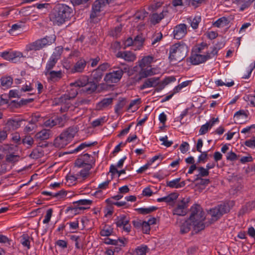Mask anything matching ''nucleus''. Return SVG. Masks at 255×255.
<instances>
[{"mask_svg":"<svg viewBox=\"0 0 255 255\" xmlns=\"http://www.w3.org/2000/svg\"><path fill=\"white\" fill-rule=\"evenodd\" d=\"M230 23L229 19L225 16L218 18L213 23V25L218 28H222L227 26Z\"/></svg>","mask_w":255,"mask_h":255,"instance_id":"nucleus-25","label":"nucleus"},{"mask_svg":"<svg viewBox=\"0 0 255 255\" xmlns=\"http://www.w3.org/2000/svg\"><path fill=\"white\" fill-rule=\"evenodd\" d=\"M0 55L1 57H2L3 59L10 61V59L11 58V50L9 51H5L1 53H0Z\"/></svg>","mask_w":255,"mask_h":255,"instance_id":"nucleus-59","label":"nucleus"},{"mask_svg":"<svg viewBox=\"0 0 255 255\" xmlns=\"http://www.w3.org/2000/svg\"><path fill=\"white\" fill-rule=\"evenodd\" d=\"M20 121L9 120L6 123V127L9 130H15L20 126Z\"/></svg>","mask_w":255,"mask_h":255,"instance_id":"nucleus-34","label":"nucleus"},{"mask_svg":"<svg viewBox=\"0 0 255 255\" xmlns=\"http://www.w3.org/2000/svg\"><path fill=\"white\" fill-rule=\"evenodd\" d=\"M168 13V10L167 8H165L163 9V10L160 12L158 13H153L150 17V20L151 23L153 24H156L159 23L164 17L167 15Z\"/></svg>","mask_w":255,"mask_h":255,"instance_id":"nucleus-17","label":"nucleus"},{"mask_svg":"<svg viewBox=\"0 0 255 255\" xmlns=\"http://www.w3.org/2000/svg\"><path fill=\"white\" fill-rule=\"evenodd\" d=\"M58 59L55 57V55H52L48 60L45 69L44 74L52 71V69L55 66Z\"/></svg>","mask_w":255,"mask_h":255,"instance_id":"nucleus-23","label":"nucleus"},{"mask_svg":"<svg viewBox=\"0 0 255 255\" xmlns=\"http://www.w3.org/2000/svg\"><path fill=\"white\" fill-rule=\"evenodd\" d=\"M113 98H108L103 99L97 105V109L99 110L104 109L111 105L113 102Z\"/></svg>","mask_w":255,"mask_h":255,"instance_id":"nucleus-24","label":"nucleus"},{"mask_svg":"<svg viewBox=\"0 0 255 255\" xmlns=\"http://www.w3.org/2000/svg\"><path fill=\"white\" fill-rule=\"evenodd\" d=\"M108 3V0H96L92 6L90 18L93 19L94 18L98 16L100 12L103 10V8Z\"/></svg>","mask_w":255,"mask_h":255,"instance_id":"nucleus-11","label":"nucleus"},{"mask_svg":"<svg viewBox=\"0 0 255 255\" xmlns=\"http://www.w3.org/2000/svg\"><path fill=\"white\" fill-rule=\"evenodd\" d=\"M11 55L12 58L10 59V61L14 63L20 61L21 59L24 57L21 52L17 51L11 50Z\"/></svg>","mask_w":255,"mask_h":255,"instance_id":"nucleus-35","label":"nucleus"},{"mask_svg":"<svg viewBox=\"0 0 255 255\" xmlns=\"http://www.w3.org/2000/svg\"><path fill=\"white\" fill-rule=\"evenodd\" d=\"M49 80L52 82H56L60 80L64 75V73L61 70L57 71L52 70L49 72L45 73Z\"/></svg>","mask_w":255,"mask_h":255,"instance_id":"nucleus-19","label":"nucleus"},{"mask_svg":"<svg viewBox=\"0 0 255 255\" xmlns=\"http://www.w3.org/2000/svg\"><path fill=\"white\" fill-rule=\"evenodd\" d=\"M0 82L2 87L8 89L11 86L13 79L10 76H4L1 78Z\"/></svg>","mask_w":255,"mask_h":255,"instance_id":"nucleus-32","label":"nucleus"},{"mask_svg":"<svg viewBox=\"0 0 255 255\" xmlns=\"http://www.w3.org/2000/svg\"><path fill=\"white\" fill-rule=\"evenodd\" d=\"M191 226L192 224L189 221L187 220L185 221L181 225L180 227V232L182 234H185L190 231Z\"/></svg>","mask_w":255,"mask_h":255,"instance_id":"nucleus-40","label":"nucleus"},{"mask_svg":"<svg viewBox=\"0 0 255 255\" xmlns=\"http://www.w3.org/2000/svg\"><path fill=\"white\" fill-rule=\"evenodd\" d=\"M66 184L70 186L75 184L77 178L74 175L69 174L66 176Z\"/></svg>","mask_w":255,"mask_h":255,"instance_id":"nucleus-47","label":"nucleus"},{"mask_svg":"<svg viewBox=\"0 0 255 255\" xmlns=\"http://www.w3.org/2000/svg\"><path fill=\"white\" fill-rule=\"evenodd\" d=\"M35 5L38 9L43 10V12L45 13L48 11V7L49 6V4L48 3H36Z\"/></svg>","mask_w":255,"mask_h":255,"instance_id":"nucleus-60","label":"nucleus"},{"mask_svg":"<svg viewBox=\"0 0 255 255\" xmlns=\"http://www.w3.org/2000/svg\"><path fill=\"white\" fill-rule=\"evenodd\" d=\"M147 14V13L144 11H137L134 15V18L135 19L138 20L143 19Z\"/></svg>","mask_w":255,"mask_h":255,"instance_id":"nucleus-61","label":"nucleus"},{"mask_svg":"<svg viewBox=\"0 0 255 255\" xmlns=\"http://www.w3.org/2000/svg\"><path fill=\"white\" fill-rule=\"evenodd\" d=\"M229 211V206L225 204L218 205L210 210L209 214L212 217L213 220H217L223 214Z\"/></svg>","mask_w":255,"mask_h":255,"instance_id":"nucleus-10","label":"nucleus"},{"mask_svg":"<svg viewBox=\"0 0 255 255\" xmlns=\"http://www.w3.org/2000/svg\"><path fill=\"white\" fill-rule=\"evenodd\" d=\"M105 122V118L101 117L100 118H98L93 121L92 123V125L94 127H96L99 126L102 124H103Z\"/></svg>","mask_w":255,"mask_h":255,"instance_id":"nucleus-56","label":"nucleus"},{"mask_svg":"<svg viewBox=\"0 0 255 255\" xmlns=\"http://www.w3.org/2000/svg\"><path fill=\"white\" fill-rule=\"evenodd\" d=\"M180 178H176L167 182V186L172 188H180L185 185L184 182L180 183Z\"/></svg>","mask_w":255,"mask_h":255,"instance_id":"nucleus-27","label":"nucleus"},{"mask_svg":"<svg viewBox=\"0 0 255 255\" xmlns=\"http://www.w3.org/2000/svg\"><path fill=\"white\" fill-rule=\"evenodd\" d=\"M140 103V100L139 99H134L131 101L128 106V110L130 112H134L136 111L138 108V105Z\"/></svg>","mask_w":255,"mask_h":255,"instance_id":"nucleus-43","label":"nucleus"},{"mask_svg":"<svg viewBox=\"0 0 255 255\" xmlns=\"http://www.w3.org/2000/svg\"><path fill=\"white\" fill-rule=\"evenodd\" d=\"M19 157L14 154H10L6 156V160L8 162L14 163L18 161Z\"/></svg>","mask_w":255,"mask_h":255,"instance_id":"nucleus-58","label":"nucleus"},{"mask_svg":"<svg viewBox=\"0 0 255 255\" xmlns=\"http://www.w3.org/2000/svg\"><path fill=\"white\" fill-rule=\"evenodd\" d=\"M52 209H49L47 210L44 219L43 220V224H47L49 222L52 217Z\"/></svg>","mask_w":255,"mask_h":255,"instance_id":"nucleus-53","label":"nucleus"},{"mask_svg":"<svg viewBox=\"0 0 255 255\" xmlns=\"http://www.w3.org/2000/svg\"><path fill=\"white\" fill-rule=\"evenodd\" d=\"M209 128H211L210 127V124L207 122L201 126L199 131V134L200 135L205 134L208 131Z\"/></svg>","mask_w":255,"mask_h":255,"instance_id":"nucleus-57","label":"nucleus"},{"mask_svg":"<svg viewBox=\"0 0 255 255\" xmlns=\"http://www.w3.org/2000/svg\"><path fill=\"white\" fill-rule=\"evenodd\" d=\"M129 220L128 218L122 215L118 216L117 218L116 225L117 226L120 228H123L124 230L127 232L130 231V226L128 224Z\"/></svg>","mask_w":255,"mask_h":255,"instance_id":"nucleus-15","label":"nucleus"},{"mask_svg":"<svg viewBox=\"0 0 255 255\" xmlns=\"http://www.w3.org/2000/svg\"><path fill=\"white\" fill-rule=\"evenodd\" d=\"M110 64L105 62L100 65L98 68L93 70L91 76L93 82L98 83L102 79L104 73L110 68Z\"/></svg>","mask_w":255,"mask_h":255,"instance_id":"nucleus-8","label":"nucleus"},{"mask_svg":"<svg viewBox=\"0 0 255 255\" xmlns=\"http://www.w3.org/2000/svg\"><path fill=\"white\" fill-rule=\"evenodd\" d=\"M191 215L189 221L192 224L196 232L203 230L205 227L204 221L205 219V213L201 207L198 204H194L191 207Z\"/></svg>","mask_w":255,"mask_h":255,"instance_id":"nucleus-2","label":"nucleus"},{"mask_svg":"<svg viewBox=\"0 0 255 255\" xmlns=\"http://www.w3.org/2000/svg\"><path fill=\"white\" fill-rule=\"evenodd\" d=\"M188 46L185 43L180 42L170 46L169 58L171 61H180L186 56Z\"/></svg>","mask_w":255,"mask_h":255,"instance_id":"nucleus-4","label":"nucleus"},{"mask_svg":"<svg viewBox=\"0 0 255 255\" xmlns=\"http://www.w3.org/2000/svg\"><path fill=\"white\" fill-rule=\"evenodd\" d=\"M163 35L161 32H155L151 38V44L154 47L158 45L159 42L162 38Z\"/></svg>","mask_w":255,"mask_h":255,"instance_id":"nucleus-31","label":"nucleus"},{"mask_svg":"<svg viewBox=\"0 0 255 255\" xmlns=\"http://www.w3.org/2000/svg\"><path fill=\"white\" fill-rule=\"evenodd\" d=\"M144 38L141 35H137L133 40V49L134 50H140L143 45Z\"/></svg>","mask_w":255,"mask_h":255,"instance_id":"nucleus-22","label":"nucleus"},{"mask_svg":"<svg viewBox=\"0 0 255 255\" xmlns=\"http://www.w3.org/2000/svg\"><path fill=\"white\" fill-rule=\"evenodd\" d=\"M22 27V24L20 23H16L13 24L11 28L8 30V32L11 35H14L15 31L19 30Z\"/></svg>","mask_w":255,"mask_h":255,"instance_id":"nucleus-52","label":"nucleus"},{"mask_svg":"<svg viewBox=\"0 0 255 255\" xmlns=\"http://www.w3.org/2000/svg\"><path fill=\"white\" fill-rule=\"evenodd\" d=\"M174 37L176 39H180L187 34V26L184 23L177 25L173 31Z\"/></svg>","mask_w":255,"mask_h":255,"instance_id":"nucleus-14","label":"nucleus"},{"mask_svg":"<svg viewBox=\"0 0 255 255\" xmlns=\"http://www.w3.org/2000/svg\"><path fill=\"white\" fill-rule=\"evenodd\" d=\"M125 240H122L119 239L118 240H113L111 239H107L105 241V243L108 245H118V243H120V245H125Z\"/></svg>","mask_w":255,"mask_h":255,"instance_id":"nucleus-44","label":"nucleus"},{"mask_svg":"<svg viewBox=\"0 0 255 255\" xmlns=\"http://www.w3.org/2000/svg\"><path fill=\"white\" fill-rule=\"evenodd\" d=\"M178 194L173 192L166 196L167 203H171L174 202L178 198Z\"/></svg>","mask_w":255,"mask_h":255,"instance_id":"nucleus-49","label":"nucleus"},{"mask_svg":"<svg viewBox=\"0 0 255 255\" xmlns=\"http://www.w3.org/2000/svg\"><path fill=\"white\" fill-rule=\"evenodd\" d=\"M247 118V115L244 110H240L237 112L234 116V118L236 122H239L240 120H244Z\"/></svg>","mask_w":255,"mask_h":255,"instance_id":"nucleus-38","label":"nucleus"},{"mask_svg":"<svg viewBox=\"0 0 255 255\" xmlns=\"http://www.w3.org/2000/svg\"><path fill=\"white\" fill-rule=\"evenodd\" d=\"M141 227L142 230L144 234H147L149 233L150 227L146 221H143L142 222Z\"/></svg>","mask_w":255,"mask_h":255,"instance_id":"nucleus-63","label":"nucleus"},{"mask_svg":"<svg viewBox=\"0 0 255 255\" xmlns=\"http://www.w3.org/2000/svg\"><path fill=\"white\" fill-rule=\"evenodd\" d=\"M88 82V77L83 76L75 82L70 84L67 90V93L61 96L60 98L54 100V105H60V111L62 112L66 111L70 105V100L74 98L78 94V89L85 87Z\"/></svg>","mask_w":255,"mask_h":255,"instance_id":"nucleus-1","label":"nucleus"},{"mask_svg":"<svg viewBox=\"0 0 255 255\" xmlns=\"http://www.w3.org/2000/svg\"><path fill=\"white\" fill-rule=\"evenodd\" d=\"M95 162L94 157L88 153L81 155L76 161V165L80 167L86 165H91Z\"/></svg>","mask_w":255,"mask_h":255,"instance_id":"nucleus-13","label":"nucleus"},{"mask_svg":"<svg viewBox=\"0 0 255 255\" xmlns=\"http://www.w3.org/2000/svg\"><path fill=\"white\" fill-rule=\"evenodd\" d=\"M54 36H46L45 37L38 39L30 44L27 48L29 50H38L45 46L51 44L55 41Z\"/></svg>","mask_w":255,"mask_h":255,"instance_id":"nucleus-7","label":"nucleus"},{"mask_svg":"<svg viewBox=\"0 0 255 255\" xmlns=\"http://www.w3.org/2000/svg\"><path fill=\"white\" fill-rule=\"evenodd\" d=\"M148 251L147 246L142 245L135 248L132 253V255H146Z\"/></svg>","mask_w":255,"mask_h":255,"instance_id":"nucleus-28","label":"nucleus"},{"mask_svg":"<svg viewBox=\"0 0 255 255\" xmlns=\"http://www.w3.org/2000/svg\"><path fill=\"white\" fill-rule=\"evenodd\" d=\"M153 58L150 56H147L144 57L139 62V66L140 69L144 68H149L150 66V64L152 62Z\"/></svg>","mask_w":255,"mask_h":255,"instance_id":"nucleus-26","label":"nucleus"},{"mask_svg":"<svg viewBox=\"0 0 255 255\" xmlns=\"http://www.w3.org/2000/svg\"><path fill=\"white\" fill-rule=\"evenodd\" d=\"M201 20V16L199 15L195 16L193 19H189L190 25L193 29H196L198 28L199 23L200 22Z\"/></svg>","mask_w":255,"mask_h":255,"instance_id":"nucleus-41","label":"nucleus"},{"mask_svg":"<svg viewBox=\"0 0 255 255\" xmlns=\"http://www.w3.org/2000/svg\"><path fill=\"white\" fill-rule=\"evenodd\" d=\"M69 225L71 232L75 233L79 227V222L76 220L73 222H70Z\"/></svg>","mask_w":255,"mask_h":255,"instance_id":"nucleus-50","label":"nucleus"},{"mask_svg":"<svg viewBox=\"0 0 255 255\" xmlns=\"http://www.w3.org/2000/svg\"><path fill=\"white\" fill-rule=\"evenodd\" d=\"M86 86L85 91L89 94L92 93L94 92L97 87V83L92 81L87 82V84L85 86Z\"/></svg>","mask_w":255,"mask_h":255,"instance_id":"nucleus-39","label":"nucleus"},{"mask_svg":"<svg viewBox=\"0 0 255 255\" xmlns=\"http://www.w3.org/2000/svg\"><path fill=\"white\" fill-rule=\"evenodd\" d=\"M50 134L49 130L44 129L35 134V137L40 140H44L49 138Z\"/></svg>","mask_w":255,"mask_h":255,"instance_id":"nucleus-30","label":"nucleus"},{"mask_svg":"<svg viewBox=\"0 0 255 255\" xmlns=\"http://www.w3.org/2000/svg\"><path fill=\"white\" fill-rule=\"evenodd\" d=\"M77 131V128L74 127L67 128L55 139L54 145L59 148L64 147L72 140Z\"/></svg>","mask_w":255,"mask_h":255,"instance_id":"nucleus-5","label":"nucleus"},{"mask_svg":"<svg viewBox=\"0 0 255 255\" xmlns=\"http://www.w3.org/2000/svg\"><path fill=\"white\" fill-rule=\"evenodd\" d=\"M92 200L89 199H81L75 202V204H77V206H79L78 208L80 209H85V207H80L81 205H90L92 204Z\"/></svg>","mask_w":255,"mask_h":255,"instance_id":"nucleus-46","label":"nucleus"},{"mask_svg":"<svg viewBox=\"0 0 255 255\" xmlns=\"http://www.w3.org/2000/svg\"><path fill=\"white\" fill-rule=\"evenodd\" d=\"M21 95L20 90H11L9 92V97L10 98H19Z\"/></svg>","mask_w":255,"mask_h":255,"instance_id":"nucleus-55","label":"nucleus"},{"mask_svg":"<svg viewBox=\"0 0 255 255\" xmlns=\"http://www.w3.org/2000/svg\"><path fill=\"white\" fill-rule=\"evenodd\" d=\"M159 140L162 142V144L164 145V146L167 147L170 146L173 143V142L172 141L168 140L167 136L166 135L164 136L160 137Z\"/></svg>","mask_w":255,"mask_h":255,"instance_id":"nucleus-54","label":"nucleus"},{"mask_svg":"<svg viewBox=\"0 0 255 255\" xmlns=\"http://www.w3.org/2000/svg\"><path fill=\"white\" fill-rule=\"evenodd\" d=\"M217 53L216 49H214L211 52L207 51L206 54L195 53L192 54L190 57V62L193 65H198L206 62L214 57Z\"/></svg>","mask_w":255,"mask_h":255,"instance_id":"nucleus-6","label":"nucleus"},{"mask_svg":"<svg viewBox=\"0 0 255 255\" xmlns=\"http://www.w3.org/2000/svg\"><path fill=\"white\" fill-rule=\"evenodd\" d=\"M61 119L58 117H52V118L44 122V125L45 127H52L58 124H59Z\"/></svg>","mask_w":255,"mask_h":255,"instance_id":"nucleus-37","label":"nucleus"},{"mask_svg":"<svg viewBox=\"0 0 255 255\" xmlns=\"http://www.w3.org/2000/svg\"><path fill=\"white\" fill-rule=\"evenodd\" d=\"M122 29V27L121 25L116 26L114 29L111 31V34L113 37H117L120 34Z\"/></svg>","mask_w":255,"mask_h":255,"instance_id":"nucleus-64","label":"nucleus"},{"mask_svg":"<svg viewBox=\"0 0 255 255\" xmlns=\"http://www.w3.org/2000/svg\"><path fill=\"white\" fill-rule=\"evenodd\" d=\"M72 9L65 4H61L57 10L50 15V20L54 25H60L72 15Z\"/></svg>","mask_w":255,"mask_h":255,"instance_id":"nucleus-3","label":"nucleus"},{"mask_svg":"<svg viewBox=\"0 0 255 255\" xmlns=\"http://www.w3.org/2000/svg\"><path fill=\"white\" fill-rule=\"evenodd\" d=\"M86 65V62L84 59H80L74 65L70 70V73H81L83 71Z\"/></svg>","mask_w":255,"mask_h":255,"instance_id":"nucleus-21","label":"nucleus"},{"mask_svg":"<svg viewBox=\"0 0 255 255\" xmlns=\"http://www.w3.org/2000/svg\"><path fill=\"white\" fill-rule=\"evenodd\" d=\"M208 50V46L206 43L202 42L200 44L197 45L194 48V52L195 53L206 54V52Z\"/></svg>","mask_w":255,"mask_h":255,"instance_id":"nucleus-29","label":"nucleus"},{"mask_svg":"<svg viewBox=\"0 0 255 255\" xmlns=\"http://www.w3.org/2000/svg\"><path fill=\"white\" fill-rule=\"evenodd\" d=\"M189 199L188 198H183L180 201L173 211V214L178 216H184L187 212V208Z\"/></svg>","mask_w":255,"mask_h":255,"instance_id":"nucleus-12","label":"nucleus"},{"mask_svg":"<svg viewBox=\"0 0 255 255\" xmlns=\"http://www.w3.org/2000/svg\"><path fill=\"white\" fill-rule=\"evenodd\" d=\"M244 100L253 107H255V95H249L245 97Z\"/></svg>","mask_w":255,"mask_h":255,"instance_id":"nucleus-51","label":"nucleus"},{"mask_svg":"<svg viewBox=\"0 0 255 255\" xmlns=\"http://www.w3.org/2000/svg\"><path fill=\"white\" fill-rule=\"evenodd\" d=\"M190 148L189 143L187 142L184 141L182 143L180 146V150L182 153H186Z\"/></svg>","mask_w":255,"mask_h":255,"instance_id":"nucleus-62","label":"nucleus"},{"mask_svg":"<svg viewBox=\"0 0 255 255\" xmlns=\"http://www.w3.org/2000/svg\"><path fill=\"white\" fill-rule=\"evenodd\" d=\"M158 73V70L155 68H144L140 69L139 72V76L141 78H146L155 75Z\"/></svg>","mask_w":255,"mask_h":255,"instance_id":"nucleus-20","label":"nucleus"},{"mask_svg":"<svg viewBox=\"0 0 255 255\" xmlns=\"http://www.w3.org/2000/svg\"><path fill=\"white\" fill-rule=\"evenodd\" d=\"M159 83V77L148 78L144 81L143 84L141 86L140 89L143 90L146 88L155 87L158 85Z\"/></svg>","mask_w":255,"mask_h":255,"instance_id":"nucleus-18","label":"nucleus"},{"mask_svg":"<svg viewBox=\"0 0 255 255\" xmlns=\"http://www.w3.org/2000/svg\"><path fill=\"white\" fill-rule=\"evenodd\" d=\"M116 56L128 62H133L136 59V55L130 51H119Z\"/></svg>","mask_w":255,"mask_h":255,"instance_id":"nucleus-16","label":"nucleus"},{"mask_svg":"<svg viewBox=\"0 0 255 255\" xmlns=\"http://www.w3.org/2000/svg\"><path fill=\"white\" fill-rule=\"evenodd\" d=\"M113 233V228L109 225H106L100 232V235L103 237H108L112 235Z\"/></svg>","mask_w":255,"mask_h":255,"instance_id":"nucleus-36","label":"nucleus"},{"mask_svg":"<svg viewBox=\"0 0 255 255\" xmlns=\"http://www.w3.org/2000/svg\"><path fill=\"white\" fill-rule=\"evenodd\" d=\"M123 74V70L118 68L116 70L106 74L104 77V81L108 84L118 83L122 78Z\"/></svg>","mask_w":255,"mask_h":255,"instance_id":"nucleus-9","label":"nucleus"},{"mask_svg":"<svg viewBox=\"0 0 255 255\" xmlns=\"http://www.w3.org/2000/svg\"><path fill=\"white\" fill-rule=\"evenodd\" d=\"M215 83L217 86H226L228 87H231L234 85V82L233 80H231L230 82H227L226 81L224 82L221 79L215 80Z\"/></svg>","mask_w":255,"mask_h":255,"instance_id":"nucleus-45","label":"nucleus"},{"mask_svg":"<svg viewBox=\"0 0 255 255\" xmlns=\"http://www.w3.org/2000/svg\"><path fill=\"white\" fill-rule=\"evenodd\" d=\"M33 88L32 87L31 83L30 82H26L24 85H22L20 91L21 93L22 92H33Z\"/></svg>","mask_w":255,"mask_h":255,"instance_id":"nucleus-48","label":"nucleus"},{"mask_svg":"<svg viewBox=\"0 0 255 255\" xmlns=\"http://www.w3.org/2000/svg\"><path fill=\"white\" fill-rule=\"evenodd\" d=\"M93 144L91 142H83L81 143L79 145H78L76 148H75L74 150H73L71 151H69L68 153H73L77 152L79 151L82 150V149H84L85 147L90 146Z\"/></svg>","mask_w":255,"mask_h":255,"instance_id":"nucleus-42","label":"nucleus"},{"mask_svg":"<svg viewBox=\"0 0 255 255\" xmlns=\"http://www.w3.org/2000/svg\"><path fill=\"white\" fill-rule=\"evenodd\" d=\"M20 242L25 250H28L30 248V237L27 234H23L21 236Z\"/></svg>","mask_w":255,"mask_h":255,"instance_id":"nucleus-33","label":"nucleus"}]
</instances>
